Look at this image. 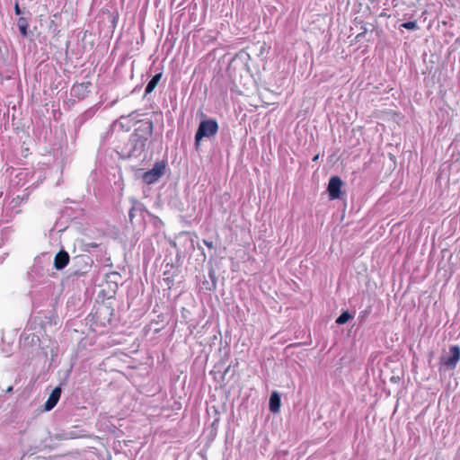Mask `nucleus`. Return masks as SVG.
Instances as JSON below:
<instances>
[{
	"label": "nucleus",
	"instance_id": "obj_1",
	"mask_svg": "<svg viewBox=\"0 0 460 460\" xmlns=\"http://www.w3.org/2000/svg\"><path fill=\"white\" fill-rule=\"evenodd\" d=\"M93 264V259L87 254H80L73 258L72 275L81 277L90 271Z\"/></svg>",
	"mask_w": 460,
	"mask_h": 460
},
{
	"label": "nucleus",
	"instance_id": "obj_2",
	"mask_svg": "<svg viewBox=\"0 0 460 460\" xmlns=\"http://www.w3.org/2000/svg\"><path fill=\"white\" fill-rule=\"evenodd\" d=\"M218 131V124L215 119H205L199 123L198 130L195 134V145L199 146V141L203 137H210L215 136Z\"/></svg>",
	"mask_w": 460,
	"mask_h": 460
},
{
	"label": "nucleus",
	"instance_id": "obj_3",
	"mask_svg": "<svg viewBox=\"0 0 460 460\" xmlns=\"http://www.w3.org/2000/svg\"><path fill=\"white\" fill-rule=\"evenodd\" d=\"M164 170H165L164 162H156L151 170L146 172L142 175V180L146 184L155 183L164 175Z\"/></svg>",
	"mask_w": 460,
	"mask_h": 460
},
{
	"label": "nucleus",
	"instance_id": "obj_4",
	"mask_svg": "<svg viewBox=\"0 0 460 460\" xmlns=\"http://www.w3.org/2000/svg\"><path fill=\"white\" fill-rule=\"evenodd\" d=\"M343 182L339 176L331 177L328 183V193L331 199H340L341 196V187Z\"/></svg>",
	"mask_w": 460,
	"mask_h": 460
},
{
	"label": "nucleus",
	"instance_id": "obj_5",
	"mask_svg": "<svg viewBox=\"0 0 460 460\" xmlns=\"http://www.w3.org/2000/svg\"><path fill=\"white\" fill-rule=\"evenodd\" d=\"M449 350L451 356L447 358H443L442 363L447 367L455 368L460 359V348L457 345H454L450 347Z\"/></svg>",
	"mask_w": 460,
	"mask_h": 460
},
{
	"label": "nucleus",
	"instance_id": "obj_6",
	"mask_svg": "<svg viewBox=\"0 0 460 460\" xmlns=\"http://www.w3.org/2000/svg\"><path fill=\"white\" fill-rule=\"evenodd\" d=\"M70 257L65 250L59 251L54 258V267L58 270H63L69 262Z\"/></svg>",
	"mask_w": 460,
	"mask_h": 460
},
{
	"label": "nucleus",
	"instance_id": "obj_7",
	"mask_svg": "<svg viewBox=\"0 0 460 460\" xmlns=\"http://www.w3.org/2000/svg\"><path fill=\"white\" fill-rule=\"evenodd\" d=\"M61 396V388L56 387L52 390L51 394H49L47 402L44 404L45 411H50L52 410L58 402Z\"/></svg>",
	"mask_w": 460,
	"mask_h": 460
},
{
	"label": "nucleus",
	"instance_id": "obj_8",
	"mask_svg": "<svg viewBox=\"0 0 460 460\" xmlns=\"http://www.w3.org/2000/svg\"><path fill=\"white\" fill-rule=\"evenodd\" d=\"M92 86V83L90 81L83 82L80 84H76L73 86L72 91L74 92V95L79 99H84L86 94L89 93V89Z\"/></svg>",
	"mask_w": 460,
	"mask_h": 460
},
{
	"label": "nucleus",
	"instance_id": "obj_9",
	"mask_svg": "<svg viewBox=\"0 0 460 460\" xmlns=\"http://www.w3.org/2000/svg\"><path fill=\"white\" fill-rule=\"evenodd\" d=\"M280 396L277 392H273L270 397V410L277 413L280 410Z\"/></svg>",
	"mask_w": 460,
	"mask_h": 460
},
{
	"label": "nucleus",
	"instance_id": "obj_10",
	"mask_svg": "<svg viewBox=\"0 0 460 460\" xmlns=\"http://www.w3.org/2000/svg\"><path fill=\"white\" fill-rule=\"evenodd\" d=\"M162 75H163L162 73H158L152 77V79L148 82V84L146 87L145 95L151 93L155 90V88L159 84V82L162 78Z\"/></svg>",
	"mask_w": 460,
	"mask_h": 460
},
{
	"label": "nucleus",
	"instance_id": "obj_11",
	"mask_svg": "<svg viewBox=\"0 0 460 460\" xmlns=\"http://www.w3.org/2000/svg\"><path fill=\"white\" fill-rule=\"evenodd\" d=\"M18 28H19L21 34L23 37H26L28 34V28H29V22L26 18L20 17L18 19Z\"/></svg>",
	"mask_w": 460,
	"mask_h": 460
},
{
	"label": "nucleus",
	"instance_id": "obj_12",
	"mask_svg": "<svg viewBox=\"0 0 460 460\" xmlns=\"http://www.w3.org/2000/svg\"><path fill=\"white\" fill-rule=\"evenodd\" d=\"M102 314H108L107 322H111V318L112 316V310H111L110 307L108 306H102L99 308L95 313L97 318L101 317Z\"/></svg>",
	"mask_w": 460,
	"mask_h": 460
},
{
	"label": "nucleus",
	"instance_id": "obj_13",
	"mask_svg": "<svg viewBox=\"0 0 460 460\" xmlns=\"http://www.w3.org/2000/svg\"><path fill=\"white\" fill-rule=\"evenodd\" d=\"M351 318L352 315L348 311H345L336 319V323L344 324Z\"/></svg>",
	"mask_w": 460,
	"mask_h": 460
},
{
	"label": "nucleus",
	"instance_id": "obj_14",
	"mask_svg": "<svg viewBox=\"0 0 460 460\" xmlns=\"http://www.w3.org/2000/svg\"><path fill=\"white\" fill-rule=\"evenodd\" d=\"M136 144H135V146H139L140 149H144L146 147V141H147V138L146 137H137L136 135Z\"/></svg>",
	"mask_w": 460,
	"mask_h": 460
},
{
	"label": "nucleus",
	"instance_id": "obj_15",
	"mask_svg": "<svg viewBox=\"0 0 460 460\" xmlns=\"http://www.w3.org/2000/svg\"><path fill=\"white\" fill-rule=\"evenodd\" d=\"M401 27L407 29V30H416L418 28L417 22L411 21L406 22L401 24Z\"/></svg>",
	"mask_w": 460,
	"mask_h": 460
},
{
	"label": "nucleus",
	"instance_id": "obj_16",
	"mask_svg": "<svg viewBox=\"0 0 460 460\" xmlns=\"http://www.w3.org/2000/svg\"><path fill=\"white\" fill-rule=\"evenodd\" d=\"M203 243L208 249H212L214 247L212 241L203 240Z\"/></svg>",
	"mask_w": 460,
	"mask_h": 460
},
{
	"label": "nucleus",
	"instance_id": "obj_17",
	"mask_svg": "<svg viewBox=\"0 0 460 460\" xmlns=\"http://www.w3.org/2000/svg\"><path fill=\"white\" fill-rule=\"evenodd\" d=\"M14 12L17 15H19L21 13V9H20L18 3H16L14 5Z\"/></svg>",
	"mask_w": 460,
	"mask_h": 460
},
{
	"label": "nucleus",
	"instance_id": "obj_18",
	"mask_svg": "<svg viewBox=\"0 0 460 460\" xmlns=\"http://www.w3.org/2000/svg\"><path fill=\"white\" fill-rule=\"evenodd\" d=\"M318 158H319V155H316L314 156L313 161L315 162L318 160Z\"/></svg>",
	"mask_w": 460,
	"mask_h": 460
},
{
	"label": "nucleus",
	"instance_id": "obj_19",
	"mask_svg": "<svg viewBox=\"0 0 460 460\" xmlns=\"http://www.w3.org/2000/svg\"><path fill=\"white\" fill-rule=\"evenodd\" d=\"M149 125H150V126H149V128H150V132H151V131H152V128H153V123H152V122H150V123H149Z\"/></svg>",
	"mask_w": 460,
	"mask_h": 460
}]
</instances>
